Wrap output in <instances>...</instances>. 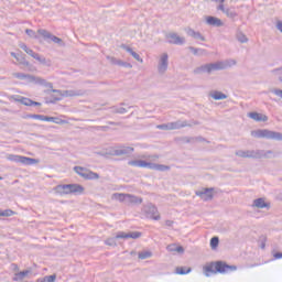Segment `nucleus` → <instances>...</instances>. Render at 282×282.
<instances>
[{"mask_svg":"<svg viewBox=\"0 0 282 282\" xmlns=\"http://www.w3.org/2000/svg\"><path fill=\"white\" fill-rule=\"evenodd\" d=\"M107 58V61H109V63L111 64V65H118V58H116V57H113V56H107L106 57Z\"/></svg>","mask_w":282,"mask_h":282,"instance_id":"obj_49","label":"nucleus"},{"mask_svg":"<svg viewBox=\"0 0 282 282\" xmlns=\"http://www.w3.org/2000/svg\"><path fill=\"white\" fill-rule=\"evenodd\" d=\"M12 77L19 80H26L28 83H34L36 80V76L24 73H12Z\"/></svg>","mask_w":282,"mask_h":282,"instance_id":"obj_20","label":"nucleus"},{"mask_svg":"<svg viewBox=\"0 0 282 282\" xmlns=\"http://www.w3.org/2000/svg\"><path fill=\"white\" fill-rule=\"evenodd\" d=\"M276 29L282 33V21H278Z\"/></svg>","mask_w":282,"mask_h":282,"instance_id":"obj_55","label":"nucleus"},{"mask_svg":"<svg viewBox=\"0 0 282 282\" xmlns=\"http://www.w3.org/2000/svg\"><path fill=\"white\" fill-rule=\"evenodd\" d=\"M120 48L128 52V54H130V56H132V58H134V61H138V63H144V59H142V57H140V54L134 52V50L131 48V46H129L127 44H121Z\"/></svg>","mask_w":282,"mask_h":282,"instance_id":"obj_18","label":"nucleus"},{"mask_svg":"<svg viewBox=\"0 0 282 282\" xmlns=\"http://www.w3.org/2000/svg\"><path fill=\"white\" fill-rule=\"evenodd\" d=\"M187 36H192L196 41H206V37L202 35L198 31L193 30L192 28L185 29Z\"/></svg>","mask_w":282,"mask_h":282,"instance_id":"obj_23","label":"nucleus"},{"mask_svg":"<svg viewBox=\"0 0 282 282\" xmlns=\"http://www.w3.org/2000/svg\"><path fill=\"white\" fill-rule=\"evenodd\" d=\"M278 80H279L280 83H282V76H279V77H278Z\"/></svg>","mask_w":282,"mask_h":282,"instance_id":"obj_64","label":"nucleus"},{"mask_svg":"<svg viewBox=\"0 0 282 282\" xmlns=\"http://www.w3.org/2000/svg\"><path fill=\"white\" fill-rule=\"evenodd\" d=\"M112 113H127V108L123 107H112L111 108Z\"/></svg>","mask_w":282,"mask_h":282,"instance_id":"obj_42","label":"nucleus"},{"mask_svg":"<svg viewBox=\"0 0 282 282\" xmlns=\"http://www.w3.org/2000/svg\"><path fill=\"white\" fill-rule=\"evenodd\" d=\"M274 76H282V66L272 70Z\"/></svg>","mask_w":282,"mask_h":282,"instance_id":"obj_50","label":"nucleus"},{"mask_svg":"<svg viewBox=\"0 0 282 282\" xmlns=\"http://www.w3.org/2000/svg\"><path fill=\"white\" fill-rule=\"evenodd\" d=\"M195 195L203 199V202H210L215 197V188L203 187L195 192Z\"/></svg>","mask_w":282,"mask_h":282,"instance_id":"obj_12","label":"nucleus"},{"mask_svg":"<svg viewBox=\"0 0 282 282\" xmlns=\"http://www.w3.org/2000/svg\"><path fill=\"white\" fill-rule=\"evenodd\" d=\"M248 118H251L256 122H268V116L259 112H249Z\"/></svg>","mask_w":282,"mask_h":282,"instance_id":"obj_24","label":"nucleus"},{"mask_svg":"<svg viewBox=\"0 0 282 282\" xmlns=\"http://www.w3.org/2000/svg\"><path fill=\"white\" fill-rule=\"evenodd\" d=\"M19 47L21 48V50H23V52H28V50H30V47H28V45L25 44V43H20L19 44Z\"/></svg>","mask_w":282,"mask_h":282,"instance_id":"obj_53","label":"nucleus"},{"mask_svg":"<svg viewBox=\"0 0 282 282\" xmlns=\"http://www.w3.org/2000/svg\"><path fill=\"white\" fill-rule=\"evenodd\" d=\"M167 252H178V254H184V247L177 245H169L166 247Z\"/></svg>","mask_w":282,"mask_h":282,"instance_id":"obj_28","label":"nucleus"},{"mask_svg":"<svg viewBox=\"0 0 282 282\" xmlns=\"http://www.w3.org/2000/svg\"><path fill=\"white\" fill-rule=\"evenodd\" d=\"M207 25H213L214 28H224V21L219 18H215L213 15H208L206 18Z\"/></svg>","mask_w":282,"mask_h":282,"instance_id":"obj_21","label":"nucleus"},{"mask_svg":"<svg viewBox=\"0 0 282 282\" xmlns=\"http://www.w3.org/2000/svg\"><path fill=\"white\" fill-rule=\"evenodd\" d=\"M35 85H42L43 87H46V89H54V84L45 80L44 78L41 77H35L34 82Z\"/></svg>","mask_w":282,"mask_h":282,"instance_id":"obj_25","label":"nucleus"},{"mask_svg":"<svg viewBox=\"0 0 282 282\" xmlns=\"http://www.w3.org/2000/svg\"><path fill=\"white\" fill-rule=\"evenodd\" d=\"M12 215H14V210L12 209H0V217H12Z\"/></svg>","mask_w":282,"mask_h":282,"instance_id":"obj_39","label":"nucleus"},{"mask_svg":"<svg viewBox=\"0 0 282 282\" xmlns=\"http://www.w3.org/2000/svg\"><path fill=\"white\" fill-rule=\"evenodd\" d=\"M25 34H28V36H30V39H39V35L32 29H26Z\"/></svg>","mask_w":282,"mask_h":282,"instance_id":"obj_45","label":"nucleus"},{"mask_svg":"<svg viewBox=\"0 0 282 282\" xmlns=\"http://www.w3.org/2000/svg\"><path fill=\"white\" fill-rule=\"evenodd\" d=\"M156 129L162 131H171V122L156 126Z\"/></svg>","mask_w":282,"mask_h":282,"instance_id":"obj_44","label":"nucleus"},{"mask_svg":"<svg viewBox=\"0 0 282 282\" xmlns=\"http://www.w3.org/2000/svg\"><path fill=\"white\" fill-rule=\"evenodd\" d=\"M253 208H270V203H265L264 198H257L252 204Z\"/></svg>","mask_w":282,"mask_h":282,"instance_id":"obj_26","label":"nucleus"},{"mask_svg":"<svg viewBox=\"0 0 282 282\" xmlns=\"http://www.w3.org/2000/svg\"><path fill=\"white\" fill-rule=\"evenodd\" d=\"M56 195H83L85 187L80 184H64L54 187Z\"/></svg>","mask_w":282,"mask_h":282,"instance_id":"obj_1","label":"nucleus"},{"mask_svg":"<svg viewBox=\"0 0 282 282\" xmlns=\"http://www.w3.org/2000/svg\"><path fill=\"white\" fill-rule=\"evenodd\" d=\"M149 158H150V160L155 161V160H158L160 156H159V155H152V156H149Z\"/></svg>","mask_w":282,"mask_h":282,"instance_id":"obj_62","label":"nucleus"},{"mask_svg":"<svg viewBox=\"0 0 282 282\" xmlns=\"http://www.w3.org/2000/svg\"><path fill=\"white\" fill-rule=\"evenodd\" d=\"M32 106H34V107H41V102L32 100Z\"/></svg>","mask_w":282,"mask_h":282,"instance_id":"obj_58","label":"nucleus"},{"mask_svg":"<svg viewBox=\"0 0 282 282\" xmlns=\"http://www.w3.org/2000/svg\"><path fill=\"white\" fill-rule=\"evenodd\" d=\"M74 171L77 173V175H79V177H83L84 180H100L99 173L93 172L83 166H75Z\"/></svg>","mask_w":282,"mask_h":282,"instance_id":"obj_10","label":"nucleus"},{"mask_svg":"<svg viewBox=\"0 0 282 282\" xmlns=\"http://www.w3.org/2000/svg\"><path fill=\"white\" fill-rule=\"evenodd\" d=\"M210 97L214 98V100H226V98H228V95L221 91L215 90L210 93Z\"/></svg>","mask_w":282,"mask_h":282,"instance_id":"obj_29","label":"nucleus"},{"mask_svg":"<svg viewBox=\"0 0 282 282\" xmlns=\"http://www.w3.org/2000/svg\"><path fill=\"white\" fill-rule=\"evenodd\" d=\"M258 152L261 153V154H260V160H261V158H270V155H272V153H274V152H272L271 150H268V151L258 150Z\"/></svg>","mask_w":282,"mask_h":282,"instance_id":"obj_43","label":"nucleus"},{"mask_svg":"<svg viewBox=\"0 0 282 282\" xmlns=\"http://www.w3.org/2000/svg\"><path fill=\"white\" fill-rule=\"evenodd\" d=\"M37 34H40V36L43 37L46 43H55V45H58L59 47H65V42L63 39L52 34L47 30L39 29Z\"/></svg>","mask_w":282,"mask_h":282,"instance_id":"obj_7","label":"nucleus"},{"mask_svg":"<svg viewBox=\"0 0 282 282\" xmlns=\"http://www.w3.org/2000/svg\"><path fill=\"white\" fill-rule=\"evenodd\" d=\"M165 226H169V227L173 226V220H166Z\"/></svg>","mask_w":282,"mask_h":282,"instance_id":"obj_59","label":"nucleus"},{"mask_svg":"<svg viewBox=\"0 0 282 282\" xmlns=\"http://www.w3.org/2000/svg\"><path fill=\"white\" fill-rule=\"evenodd\" d=\"M11 56L13 57V58H15V61L19 58V56H20V54H17V53H14V52H11Z\"/></svg>","mask_w":282,"mask_h":282,"instance_id":"obj_57","label":"nucleus"},{"mask_svg":"<svg viewBox=\"0 0 282 282\" xmlns=\"http://www.w3.org/2000/svg\"><path fill=\"white\" fill-rule=\"evenodd\" d=\"M274 259H282V252L274 253Z\"/></svg>","mask_w":282,"mask_h":282,"instance_id":"obj_56","label":"nucleus"},{"mask_svg":"<svg viewBox=\"0 0 282 282\" xmlns=\"http://www.w3.org/2000/svg\"><path fill=\"white\" fill-rule=\"evenodd\" d=\"M191 268L186 269L184 267L176 268V274H188L191 272Z\"/></svg>","mask_w":282,"mask_h":282,"instance_id":"obj_41","label":"nucleus"},{"mask_svg":"<svg viewBox=\"0 0 282 282\" xmlns=\"http://www.w3.org/2000/svg\"><path fill=\"white\" fill-rule=\"evenodd\" d=\"M134 149L131 147H127V145H117L115 148H112L110 155H131V153H133Z\"/></svg>","mask_w":282,"mask_h":282,"instance_id":"obj_16","label":"nucleus"},{"mask_svg":"<svg viewBox=\"0 0 282 282\" xmlns=\"http://www.w3.org/2000/svg\"><path fill=\"white\" fill-rule=\"evenodd\" d=\"M20 65H23L24 67H30V62H28V59L25 58V55H19L18 59Z\"/></svg>","mask_w":282,"mask_h":282,"instance_id":"obj_36","label":"nucleus"},{"mask_svg":"<svg viewBox=\"0 0 282 282\" xmlns=\"http://www.w3.org/2000/svg\"><path fill=\"white\" fill-rule=\"evenodd\" d=\"M251 137L252 138H258V139H265V140H276L278 142H282V133L268 130V129H258V130H252L251 131Z\"/></svg>","mask_w":282,"mask_h":282,"instance_id":"obj_5","label":"nucleus"},{"mask_svg":"<svg viewBox=\"0 0 282 282\" xmlns=\"http://www.w3.org/2000/svg\"><path fill=\"white\" fill-rule=\"evenodd\" d=\"M32 271L30 270H24L21 272L15 273V276L13 278V281H23L28 274H31Z\"/></svg>","mask_w":282,"mask_h":282,"instance_id":"obj_30","label":"nucleus"},{"mask_svg":"<svg viewBox=\"0 0 282 282\" xmlns=\"http://www.w3.org/2000/svg\"><path fill=\"white\" fill-rule=\"evenodd\" d=\"M236 39L239 41V43H248V36H246V34H243L241 31L237 32Z\"/></svg>","mask_w":282,"mask_h":282,"instance_id":"obj_34","label":"nucleus"},{"mask_svg":"<svg viewBox=\"0 0 282 282\" xmlns=\"http://www.w3.org/2000/svg\"><path fill=\"white\" fill-rule=\"evenodd\" d=\"M138 257H139V259H141V260L151 259V257H153V252H151V251H140V252L138 253Z\"/></svg>","mask_w":282,"mask_h":282,"instance_id":"obj_35","label":"nucleus"},{"mask_svg":"<svg viewBox=\"0 0 282 282\" xmlns=\"http://www.w3.org/2000/svg\"><path fill=\"white\" fill-rule=\"evenodd\" d=\"M8 160H10V162H18L20 164H25L26 166H32V164L39 163V161H36V159L21 156V155H14V154H9Z\"/></svg>","mask_w":282,"mask_h":282,"instance_id":"obj_13","label":"nucleus"},{"mask_svg":"<svg viewBox=\"0 0 282 282\" xmlns=\"http://www.w3.org/2000/svg\"><path fill=\"white\" fill-rule=\"evenodd\" d=\"M193 140H195V138H186V142H193Z\"/></svg>","mask_w":282,"mask_h":282,"instance_id":"obj_63","label":"nucleus"},{"mask_svg":"<svg viewBox=\"0 0 282 282\" xmlns=\"http://www.w3.org/2000/svg\"><path fill=\"white\" fill-rule=\"evenodd\" d=\"M117 65L119 67H126L127 69H132L133 65L131 63L124 62L122 59H118Z\"/></svg>","mask_w":282,"mask_h":282,"instance_id":"obj_37","label":"nucleus"},{"mask_svg":"<svg viewBox=\"0 0 282 282\" xmlns=\"http://www.w3.org/2000/svg\"><path fill=\"white\" fill-rule=\"evenodd\" d=\"M261 153L262 152H259V150H246V158L261 160Z\"/></svg>","mask_w":282,"mask_h":282,"instance_id":"obj_27","label":"nucleus"},{"mask_svg":"<svg viewBox=\"0 0 282 282\" xmlns=\"http://www.w3.org/2000/svg\"><path fill=\"white\" fill-rule=\"evenodd\" d=\"M217 10H220V12H224V14H226V17H228V19H235V18L237 17V11H236V10H232V9H230V8H226V7L224 6V3H223V4H219V6L217 7Z\"/></svg>","mask_w":282,"mask_h":282,"instance_id":"obj_22","label":"nucleus"},{"mask_svg":"<svg viewBox=\"0 0 282 282\" xmlns=\"http://www.w3.org/2000/svg\"><path fill=\"white\" fill-rule=\"evenodd\" d=\"M228 62H215V63H209V64H204L199 67H196L194 69V74L199 75V74H213V72H219L221 69H228Z\"/></svg>","mask_w":282,"mask_h":282,"instance_id":"obj_2","label":"nucleus"},{"mask_svg":"<svg viewBox=\"0 0 282 282\" xmlns=\"http://www.w3.org/2000/svg\"><path fill=\"white\" fill-rule=\"evenodd\" d=\"M167 70H169V53H162L159 56L158 74H160V76H164V74H166Z\"/></svg>","mask_w":282,"mask_h":282,"instance_id":"obj_11","label":"nucleus"},{"mask_svg":"<svg viewBox=\"0 0 282 282\" xmlns=\"http://www.w3.org/2000/svg\"><path fill=\"white\" fill-rule=\"evenodd\" d=\"M237 271V265L232 264L229 265L228 263L224 261H216V274H226L228 272H235Z\"/></svg>","mask_w":282,"mask_h":282,"instance_id":"obj_14","label":"nucleus"},{"mask_svg":"<svg viewBox=\"0 0 282 282\" xmlns=\"http://www.w3.org/2000/svg\"><path fill=\"white\" fill-rule=\"evenodd\" d=\"M46 122H54L55 124H67V120H63L58 117H47Z\"/></svg>","mask_w":282,"mask_h":282,"instance_id":"obj_31","label":"nucleus"},{"mask_svg":"<svg viewBox=\"0 0 282 282\" xmlns=\"http://www.w3.org/2000/svg\"><path fill=\"white\" fill-rule=\"evenodd\" d=\"M129 166H135L138 169H151L152 171H170L169 165H162L156 163H151L142 160H133L128 162Z\"/></svg>","mask_w":282,"mask_h":282,"instance_id":"obj_6","label":"nucleus"},{"mask_svg":"<svg viewBox=\"0 0 282 282\" xmlns=\"http://www.w3.org/2000/svg\"><path fill=\"white\" fill-rule=\"evenodd\" d=\"M165 39L171 45H184L186 43V37H182L175 32L167 33Z\"/></svg>","mask_w":282,"mask_h":282,"instance_id":"obj_15","label":"nucleus"},{"mask_svg":"<svg viewBox=\"0 0 282 282\" xmlns=\"http://www.w3.org/2000/svg\"><path fill=\"white\" fill-rule=\"evenodd\" d=\"M140 237H142V232L140 231H131L128 234L124 231H119L115 237L107 238L105 240V245L116 248V246H118L116 239H140Z\"/></svg>","mask_w":282,"mask_h":282,"instance_id":"obj_4","label":"nucleus"},{"mask_svg":"<svg viewBox=\"0 0 282 282\" xmlns=\"http://www.w3.org/2000/svg\"><path fill=\"white\" fill-rule=\"evenodd\" d=\"M236 155L238 158H246V150H238V151H236Z\"/></svg>","mask_w":282,"mask_h":282,"instance_id":"obj_51","label":"nucleus"},{"mask_svg":"<svg viewBox=\"0 0 282 282\" xmlns=\"http://www.w3.org/2000/svg\"><path fill=\"white\" fill-rule=\"evenodd\" d=\"M142 213L144 214L147 219H153L154 221H160V219L162 218L160 216L158 207L153 203H148L143 205Z\"/></svg>","mask_w":282,"mask_h":282,"instance_id":"obj_9","label":"nucleus"},{"mask_svg":"<svg viewBox=\"0 0 282 282\" xmlns=\"http://www.w3.org/2000/svg\"><path fill=\"white\" fill-rule=\"evenodd\" d=\"M111 199H117V202L127 204V206H140V204L143 202L142 197L140 196L124 193H113Z\"/></svg>","mask_w":282,"mask_h":282,"instance_id":"obj_3","label":"nucleus"},{"mask_svg":"<svg viewBox=\"0 0 282 282\" xmlns=\"http://www.w3.org/2000/svg\"><path fill=\"white\" fill-rule=\"evenodd\" d=\"M19 102H21V105H24L25 107H32V99L28 97H22L21 99H19Z\"/></svg>","mask_w":282,"mask_h":282,"instance_id":"obj_40","label":"nucleus"},{"mask_svg":"<svg viewBox=\"0 0 282 282\" xmlns=\"http://www.w3.org/2000/svg\"><path fill=\"white\" fill-rule=\"evenodd\" d=\"M188 50L194 54V56H202L206 54V50L195 48V46H189Z\"/></svg>","mask_w":282,"mask_h":282,"instance_id":"obj_33","label":"nucleus"},{"mask_svg":"<svg viewBox=\"0 0 282 282\" xmlns=\"http://www.w3.org/2000/svg\"><path fill=\"white\" fill-rule=\"evenodd\" d=\"M194 140L196 142H206V139H204L203 137H196V138H194Z\"/></svg>","mask_w":282,"mask_h":282,"instance_id":"obj_54","label":"nucleus"},{"mask_svg":"<svg viewBox=\"0 0 282 282\" xmlns=\"http://www.w3.org/2000/svg\"><path fill=\"white\" fill-rule=\"evenodd\" d=\"M24 120H26L28 118L34 119V115H25L23 116Z\"/></svg>","mask_w":282,"mask_h":282,"instance_id":"obj_60","label":"nucleus"},{"mask_svg":"<svg viewBox=\"0 0 282 282\" xmlns=\"http://www.w3.org/2000/svg\"><path fill=\"white\" fill-rule=\"evenodd\" d=\"M203 272L205 276H210L212 274H217V262H209L203 267Z\"/></svg>","mask_w":282,"mask_h":282,"instance_id":"obj_19","label":"nucleus"},{"mask_svg":"<svg viewBox=\"0 0 282 282\" xmlns=\"http://www.w3.org/2000/svg\"><path fill=\"white\" fill-rule=\"evenodd\" d=\"M33 120H42L47 122V116H43V115H33Z\"/></svg>","mask_w":282,"mask_h":282,"instance_id":"obj_48","label":"nucleus"},{"mask_svg":"<svg viewBox=\"0 0 282 282\" xmlns=\"http://www.w3.org/2000/svg\"><path fill=\"white\" fill-rule=\"evenodd\" d=\"M99 129H100L101 131H107V129H109V127H107V126H101V127H99Z\"/></svg>","mask_w":282,"mask_h":282,"instance_id":"obj_61","label":"nucleus"},{"mask_svg":"<svg viewBox=\"0 0 282 282\" xmlns=\"http://www.w3.org/2000/svg\"><path fill=\"white\" fill-rule=\"evenodd\" d=\"M25 54H28L29 56H31L32 58H35V61H36V58H39V53H36V52H33L32 51V48H29L26 52H25Z\"/></svg>","mask_w":282,"mask_h":282,"instance_id":"obj_47","label":"nucleus"},{"mask_svg":"<svg viewBox=\"0 0 282 282\" xmlns=\"http://www.w3.org/2000/svg\"><path fill=\"white\" fill-rule=\"evenodd\" d=\"M35 61H39V63H41L42 65H45L46 67H52V59H47L41 55H37Z\"/></svg>","mask_w":282,"mask_h":282,"instance_id":"obj_32","label":"nucleus"},{"mask_svg":"<svg viewBox=\"0 0 282 282\" xmlns=\"http://www.w3.org/2000/svg\"><path fill=\"white\" fill-rule=\"evenodd\" d=\"M52 94L55 95L54 100L58 101L62 98H74L76 96H85V90H58L52 89Z\"/></svg>","mask_w":282,"mask_h":282,"instance_id":"obj_8","label":"nucleus"},{"mask_svg":"<svg viewBox=\"0 0 282 282\" xmlns=\"http://www.w3.org/2000/svg\"><path fill=\"white\" fill-rule=\"evenodd\" d=\"M219 246V237H213L210 239V248L212 250H216V248Z\"/></svg>","mask_w":282,"mask_h":282,"instance_id":"obj_38","label":"nucleus"},{"mask_svg":"<svg viewBox=\"0 0 282 282\" xmlns=\"http://www.w3.org/2000/svg\"><path fill=\"white\" fill-rule=\"evenodd\" d=\"M223 63H228V67H232V65H237V61H235V59H227Z\"/></svg>","mask_w":282,"mask_h":282,"instance_id":"obj_52","label":"nucleus"},{"mask_svg":"<svg viewBox=\"0 0 282 282\" xmlns=\"http://www.w3.org/2000/svg\"><path fill=\"white\" fill-rule=\"evenodd\" d=\"M199 124V121H193L192 123H188V121H182V120H177L174 122H170V129L171 131H175L177 129H184V127H193Z\"/></svg>","mask_w":282,"mask_h":282,"instance_id":"obj_17","label":"nucleus"},{"mask_svg":"<svg viewBox=\"0 0 282 282\" xmlns=\"http://www.w3.org/2000/svg\"><path fill=\"white\" fill-rule=\"evenodd\" d=\"M270 93H271V94H274V96H278L279 98L282 99V89H279V88H271V89H270Z\"/></svg>","mask_w":282,"mask_h":282,"instance_id":"obj_46","label":"nucleus"}]
</instances>
